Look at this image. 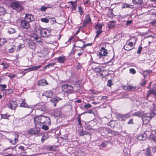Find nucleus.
<instances>
[{"label":"nucleus","mask_w":156,"mask_h":156,"mask_svg":"<svg viewBox=\"0 0 156 156\" xmlns=\"http://www.w3.org/2000/svg\"><path fill=\"white\" fill-rule=\"evenodd\" d=\"M96 65H99V64L97 63H94V65L93 66V68L94 72L99 73L101 71L100 66H97V67H95L96 66Z\"/></svg>","instance_id":"obj_25"},{"label":"nucleus","mask_w":156,"mask_h":156,"mask_svg":"<svg viewBox=\"0 0 156 156\" xmlns=\"http://www.w3.org/2000/svg\"><path fill=\"white\" fill-rule=\"evenodd\" d=\"M103 25V23L98 24L96 25L95 28L97 30L96 31V35L95 37V38H97L102 32V29Z\"/></svg>","instance_id":"obj_7"},{"label":"nucleus","mask_w":156,"mask_h":156,"mask_svg":"<svg viewBox=\"0 0 156 156\" xmlns=\"http://www.w3.org/2000/svg\"><path fill=\"white\" fill-rule=\"evenodd\" d=\"M54 115L56 117H59L61 115V112L59 111H57L55 112Z\"/></svg>","instance_id":"obj_46"},{"label":"nucleus","mask_w":156,"mask_h":156,"mask_svg":"<svg viewBox=\"0 0 156 156\" xmlns=\"http://www.w3.org/2000/svg\"><path fill=\"white\" fill-rule=\"evenodd\" d=\"M91 93L94 95H97L99 93L97 91L94 90H91Z\"/></svg>","instance_id":"obj_59"},{"label":"nucleus","mask_w":156,"mask_h":156,"mask_svg":"<svg viewBox=\"0 0 156 156\" xmlns=\"http://www.w3.org/2000/svg\"><path fill=\"white\" fill-rule=\"evenodd\" d=\"M11 6L14 9L18 12L21 11L23 9L22 3L18 1L12 2Z\"/></svg>","instance_id":"obj_4"},{"label":"nucleus","mask_w":156,"mask_h":156,"mask_svg":"<svg viewBox=\"0 0 156 156\" xmlns=\"http://www.w3.org/2000/svg\"><path fill=\"white\" fill-rule=\"evenodd\" d=\"M5 10L2 7H0V15H3L5 12Z\"/></svg>","instance_id":"obj_44"},{"label":"nucleus","mask_w":156,"mask_h":156,"mask_svg":"<svg viewBox=\"0 0 156 156\" xmlns=\"http://www.w3.org/2000/svg\"><path fill=\"white\" fill-rule=\"evenodd\" d=\"M48 8V7H46L44 6H42L41 8V11H44L47 9Z\"/></svg>","instance_id":"obj_54"},{"label":"nucleus","mask_w":156,"mask_h":156,"mask_svg":"<svg viewBox=\"0 0 156 156\" xmlns=\"http://www.w3.org/2000/svg\"><path fill=\"white\" fill-rule=\"evenodd\" d=\"M29 23L24 20H21L20 22V27L23 29H28L30 27Z\"/></svg>","instance_id":"obj_8"},{"label":"nucleus","mask_w":156,"mask_h":156,"mask_svg":"<svg viewBox=\"0 0 156 156\" xmlns=\"http://www.w3.org/2000/svg\"><path fill=\"white\" fill-rule=\"evenodd\" d=\"M77 0L74 1H70L68 2V3H70L71 5V9L72 11L73 12L76 10V6H77Z\"/></svg>","instance_id":"obj_18"},{"label":"nucleus","mask_w":156,"mask_h":156,"mask_svg":"<svg viewBox=\"0 0 156 156\" xmlns=\"http://www.w3.org/2000/svg\"><path fill=\"white\" fill-rule=\"evenodd\" d=\"M91 21V19L89 15H87L85 17V19L83 22V26H85L88 23Z\"/></svg>","instance_id":"obj_24"},{"label":"nucleus","mask_w":156,"mask_h":156,"mask_svg":"<svg viewBox=\"0 0 156 156\" xmlns=\"http://www.w3.org/2000/svg\"><path fill=\"white\" fill-rule=\"evenodd\" d=\"M132 2L133 4L140 5L143 3L142 0H132Z\"/></svg>","instance_id":"obj_31"},{"label":"nucleus","mask_w":156,"mask_h":156,"mask_svg":"<svg viewBox=\"0 0 156 156\" xmlns=\"http://www.w3.org/2000/svg\"><path fill=\"white\" fill-rule=\"evenodd\" d=\"M53 95V92L51 90H47L45 92L43 95L45 96L48 98H51Z\"/></svg>","instance_id":"obj_16"},{"label":"nucleus","mask_w":156,"mask_h":156,"mask_svg":"<svg viewBox=\"0 0 156 156\" xmlns=\"http://www.w3.org/2000/svg\"><path fill=\"white\" fill-rule=\"evenodd\" d=\"M41 67V65H38V66H34L29 67L28 69H24V71L26 73L30 72L34 70H37Z\"/></svg>","instance_id":"obj_13"},{"label":"nucleus","mask_w":156,"mask_h":156,"mask_svg":"<svg viewBox=\"0 0 156 156\" xmlns=\"http://www.w3.org/2000/svg\"><path fill=\"white\" fill-rule=\"evenodd\" d=\"M144 114L143 111L140 110L138 112H135L133 113V115L134 116L140 117L143 116Z\"/></svg>","instance_id":"obj_26"},{"label":"nucleus","mask_w":156,"mask_h":156,"mask_svg":"<svg viewBox=\"0 0 156 156\" xmlns=\"http://www.w3.org/2000/svg\"><path fill=\"white\" fill-rule=\"evenodd\" d=\"M48 84L47 81L44 79L41 80L38 82V85L41 86H45Z\"/></svg>","instance_id":"obj_22"},{"label":"nucleus","mask_w":156,"mask_h":156,"mask_svg":"<svg viewBox=\"0 0 156 156\" xmlns=\"http://www.w3.org/2000/svg\"><path fill=\"white\" fill-rule=\"evenodd\" d=\"M35 30L37 33H40L43 37H47L51 34V30L50 29H42L40 27L37 26L35 28Z\"/></svg>","instance_id":"obj_2"},{"label":"nucleus","mask_w":156,"mask_h":156,"mask_svg":"<svg viewBox=\"0 0 156 156\" xmlns=\"http://www.w3.org/2000/svg\"><path fill=\"white\" fill-rule=\"evenodd\" d=\"M48 126L49 125H43L42 126V128L44 130H48V129H49V128L48 127Z\"/></svg>","instance_id":"obj_49"},{"label":"nucleus","mask_w":156,"mask_h":156,"mask_svg":"<svg viewBox=\"0 0 156 156\" xmlns=\"http://www.w3.org/2000/svg\"><path fill=\"white\" fill-rule=\"evenodd\" d=\"M35 40H37L39 38V37L37 34L34 35V36H32Z\"/></svg>","instance_id":"obj_63"},{"label":"nucleus","mask_w":156,"mask_h":156,"mask_svg":"<svg viewBox=\"0 0 156 156\" xmlns=\"http://www.w3.org/2000/svg\"><path fill=\"white\" fill-rule=\"evenodd\" d=\"M37 109L43 112L46 109V108L44 104L41 103L37 106Z\"/></svg>","instance_id":"obj_17"},{"label":"nucleus","mask_w":156,"mask_h":156,"mask_svg":"<svg viewBox=\"0 0 156 156\" xmlns=\"http://www.w3.org/2000/svg\"><path fill=\"white\" fill-rule=\"evenodd\" d=\"M20 106L23 107H28L30 108H32V107L31 106H30L29 107L27 106V105L25 102V99H24L22 102L20 104Z\"/></svg>","instance_id":"obj_30"},{"label":"nucleus","mask_w":156,"mask_h":156,"mask_svg":"<svg viewBox=\"0 0 156 156\" xmlns=\"http://www.w3.org/2000/svg\"><path fill=\"white\" fill-rule=\"evenodd\" d=\"M152 72L150 70H146L145 71H144L143 72V75L144 76H145L148 74H150V73H151Z\"/></svg>","instance_id":"obj_40"},{"label":"nucleus","mask_w":156,"mask_h":156,"mask_svg":"<svg viewBox=\"0 0 156 156\" xmlns=\"http://www.w3.org/2000/svg\"><path fill=\"white\" fill-rule=\"evenodd\" d=\"M107 85L109 87H111L112 85V83L111 80H108V82Z\"/></svg>","instance_id":"obj_60"},{"label":"nucleus","mask_w":156,"mask_h":156,"mask_svg":"<svg viewBox=\"0 0 156 156\" xmlns=\"http://www.w3.org/2000/svg\"><path fill=\"white\" fill-rule=\"evenodd\" d=\"M58 61L60 63H64L65 62L66 60V57L62 55L59 56L58 58H56Z\"/></svg>","instance_id":"obj_19"},{"label":"nucleus","mask_w":156,"mask_h":156,"mask_svg":"<svg viewBox=\"0 0 156 156\" xmlns=\"http://www.w3.org/2000/svg\"><path fill=\"white\" fill-rule=\"evenodd\" d=\"M124 90H126L128 91H133L135 90L136 87L131 86L128 85V86H124L123 87Z\"/></svg>","instance_id":"obj_21"},{"label":"nucleus","mask_w":156,"mask_h":156,"mask_svg":"<svg viewBox=\"0 0 156 156\" xmlns=\"http://www.w3.org/2000/svg\"><path fill=\"white\" fill-rule=\"evenodd\" d=\"M34 121L36 126L37 125H41L43 124L50 125L51 123L50 119L49 117L42 115L35 117L34 118Z\"/></svg>","instance_id":"obj_1"},{"label":"nucleus","mask_w":156,"mask_h":156,"mask_svg":"<svg viewBox=\"0 0 156 156\" xmlns=\"http://www.w3.org/2000/svg\"><path fill=\"white\" fill-rule=\"evenodd\" d=\"M91 106L92 105L90 104H86L84 106V107L86 108H90Z\"/></svg>","instance_id":"obj_56"},{"label":"nucleus","mask_w":156,"mask_h":156,"mask_svg":"<svg viewBox=\"0 0 156 156\" xmlns=\"http://www.w3.org/2000/svg\"><path fill=\"white\" fill-rule=\"evenodd\" d=\"M147 137V135L145 133L140 134L137 136L136 138L139 140H145Z\"/></svg>","instance_id":"obj_23"},{"label":"nucleus","mask_w":156,"mask_h":156,"mask_svg":"<svg viewBox=\"0 0 156 156\" xmlns=\"http://www.w3.org/2000/svg\"><path fill=\"white\" fill-rule=\"evenodd\" d=\"M142 48L141 47H139L138 49V50L137 51L138 54H140L142 50Z\"/></svg>","instance_id":"obj_64"},{"label":"nucleus","mask_w":156,"mask_h":156,"mask_svg":"<svg viewBox=\"0 0 156 156\" xmlns=\"http://www.w3.org/2000/svg\"><path fill=\"white\" fill-rule=\"evenodd\" d=\"M130 6H131V5L129 4L126 3H124L123 4V5H122V8H129Z\"/></svg>","instance_id":"obj_48"},{"label":"nucleus","mask_w":156,"mask_h":156,"mask_svg":"<svg viewBox=\"0 0 156 156\" xmlns=\"http://www.w3.org/2000/svg\"><path fill=\"white\" fill-rule=\"evenodd\" d=\"M30 48L32 49H35V44L33 43H30L29 44Z\"/></svg>","instance_id":"obj_45"},{"label":"nucleus","mask_w":156,"mask_h":156,"mask_svg":"<svg viewBox=\"0 0 156 156\" xmlns=\"http://www.w3.org/2000/svg\"><path fill=\"white\" fill-rule=\"evenodd\" d=\"M120 114H119L117 115V118L119 119L121 121H125L126 119V118H125V117H121L120 116Z\"/></svg>","instance_id":"obj_47"},{"label":"nucleus","mask_w":156,"mask_h":156,"mask_svg":"<svg viewBox=\"0 0 156 156\" xmlns=\"http://www.w3.org/2000/svg\"><path fill=\"white\" fill-rule=\"evenodd\" d=\"M8 107L12 110H14L17 106V103L16 102L11 101L7 104Z\"/></svg>","instance_id":"obj_12"},{"label":"nucleus","mask_w":156,"mask_h":156,"mask_svg":"<svg viewBox=\"0 0 156 156\" xmlns=\"http://www.w3.org/2000/svg\"><path fill=\"white\" fill-rule=\"evenodd\" d=\"M156 114V105L154 106L152 113L147 114L143 118L142 120L143 124L144 125L147 124L152 117Z\"/></svg>","instance_id":"obj_3"},{"label":"nucleus","mask_w":156,"mask_h":156,"mask_svg":"<svg viewBox=\"0 0 156 156\" xmlns=\"http://www.w3.org/2000/svg\"><path fill=\"white\" fill-rule=\"evenodd\" d=\"M120 116H121V117H124L127 119L130 117L131 115L130 113H128L125 114H120Z\"/></svg>","instance_id":"obj_37"},{"label":"nucleus","mask_w":156,"mask_h":156,"mask_svg":"<svg viewBox=\"0 0 156 156\" xmlns=\"http://www.w3.org/2000/svg\"><path fill=\"white\" fill-rule=\"evenodd\" d=\"M55 64V63H49L48 65L46 66V67L47 68H49V67L50 66H53Z\"/></svg>","instance_id":"obj_58"},{"label":"nucleus","mask_w":156,"mask_h":156,"mask_svg":"<svg viewBox=\"0 0 156 156\" xmlns=\"http://www.w3.org/2000/svg\"><path fill=\"white\" fill-rule=\"evenodd\" d=\"M108 144L107 141H105L102 142L100 146L101 147H105L107 146Z\"/></svg>","instance_id":"obj_43"},{"label":"nucleus","mask_w":156,"mask_h":156,"mask_svg":"<svg viewBox=\"0 0 156 156\" xmlns=\"http://www.w3.org/2000/svg\"><path fill=\"white\" fill-rule=\"evenodd\" d=\"M40 131V129L36 127L33 128H31L28 130L27 133L29 135H36L39 134Z\"/></svg>","instance_id":"obj_6"},{"label":"nucleus","mask_w":156,"mask_h":156,"mask_svg":"<svg viewBox=\"0 0 156 156\" xmlns=\"http://www.w3.org/2000/svg\"><path fill=\"white\" fill-rule=\"evenodd\" d=\"M15 147H7L6 148L4 149L3 150V152L5 151H6V150H9V149H11L12 150H13V149H14V148Z\"/></svg>","instance_id":"obj_52"},{"label":"nucleus","mask_w":156,"mask_h":156,"mask_svg":"<svg viewBox=\"0 0 156 156\" xmlns=\"http://www.w3.org/2000/svg\"><path fill=\"white\" fill-rule=\"evenodd\" d=\"M0 87H1V90L2 91L6 90L5 88L7 87V86L5 84H0Z\"/></svg>","instance_id":"obj_39"},{"label":"nucleus","mask_w":156,"mask_h":156,"mask_svg":"<svg viewBox=\"0 0 156 156\" xmlns=\"http://www.w3.org/2000/svg\"><path fill=\"white\" fill-rule=\"evenodd\" d=\"M99 54L100 56H105L108 54L107 50L104 48H101L99 51Z\"/></svg>","instance_id":"obj_14"},{"label":"nucleus","mask_w":156,"mask_h":156,"mask_svg":"<svg viewBox=\"0 0 156 156\" xmlns=\"http://www.w3.org/2000/svg\"><path fill=\"white\" fill-rule=\"evenodd\" d=\"M14 90L12 89H10L8 90H6V93L7 94H10L13 92Z\"/></svg>","instance_id":"obj_41"},{"label":"nucleus","mask_w":156,"mask_h":156,"mask_svg":"<svg viewBox=\"0 0 156 156\" xmlns=\"http://www.w3.org/2000/svg\"><path fill=\"white\" fill-rule=\"evenodd\" d=\"M107 99V97L106 96H102L101 97V100L102 101H105Z\"/></svg>","instance_id":"obj_55"},{"label":"nucleus","mask_w":156,"mask_h":156,"mask_svg":"<svg viewBox=\"0 0 156 156\" xmlns=\"http://www.w3.org/2000/svg\"><path fill=\"white\" fill-rule=\"evenodd\" d=\"M149 93L150 94H154L155 96H156V88H155L153 89V90H149Z\"/></svg>","instance_id":"obj_42"},{"label":"nucleus","mask_w":156,"mask_h":156,"mask_svg":"<svg viewBox=\"0 0 156 156\" xmlns=\"http://www.w3.org/2000/svg\"><path fill=\"white\" fill-rule=\"evenodd\" d=\"M129 72L130 73L133 74H135L136 73V71L135 69L133 68H131L129 69Z\"/></svg>","instance_id":"obj_51"},{"label":"nucleus","mask_w":156,"mask_h":156,"mask_svg":"<svg viewBox=\"0 0 156 156\" xmlns=\"http://www.w3.org/2000/svg\"><path fill=\"white\" fill-rule=\"evenodd\" d=\"M24 20L29 23L35 20L33 16L30 14H26Z\"/></svg>","instance_id":"obj_11"},{"label":"nucleus","mask_w":156,"mask_h":156,"mask_svg":"<svg viewBox=\"0 0 156 156\" xmlns=\"http://www.w3.org/2000/svg\"><path fill=\"white\" fill-rule=\"evenodd\" d=\"M15 50V46H12V48L9 50V52L12 53L14 52Z\"/></svg>","instance_id":"obj_53"},{"label":"nucleus","mask_w":156,"mask_h":156,"mask_svg":"<svg viewBox=\"0 0 156 156\" xmlns=\"http://www.w3.org/2000/svg\"><path fill=\"white\" fill-rule=\"evenodd\" d=\"M111 133V134H112V135H116L117 134V133L115 131L112 130H109V131L108 132V133Z\"/></svg>","instance_id":"obj_50"},{"label":"nucleus","mask_w":156,"mask_h":156,"mask_svg":"<svg viewBox=\"0 0 156 156\" xmlns=\"http://www.w3.org/2000/svg\"><path fill=\"white\" fill-rule=\"evenodd\" d=\"M151 155L150 149L149 147L147 148L146 151V156H149Z\"/></svg>","instance_id":"obj_38"},{"label":"nucleus","mask_w":156,"mask_h":156,"mask_svg":"<svg viewBox=\"0 0 156 156\" xmlns=\"http://www.w3.org/2000/svg\"><path fill=\"white\" fill-rule=\"evenodd\" d=\"M84 42L81 40H77L76 43L75 45H74V47H78L81 48V50H83V47L85 48L86 45H84Z\"/></svg>","instance_id":"obj_9"},{"label":"nucleus","mask_w":156,"mask_h":156,"mask_svg":"<svg viewBox=\"0 0 156 156\" xmlns=\"http://www.w3.org/2000/svg\"><path fill=\"white\" fill-rule=\"evenodd\" d=\"M78 11L80 15L81 16L82 15L83 13V11L81 6L79 5L78 6Z\"/></svg>","instance_id":"obj_35"},{"label":"nucleus","mask_w":156,"mask_h":156,"mask_svg":"<svg viewBox=\"0 0 156 156\" xmlns=\"http://www.w3.org/2000/svg\"><path fill=\"white\" fill-rule=\"evenodd\" d=\"M109 130V129L106 128H100V130L101 133H102V132H104L105 133V134H107L108 133Z\"/></svg>","instance_id":"obj_32"},{"label":"nucleus","mask_w":156,"mask_h":156,"mask_svg":"<svg viewBox=\"0 0 156 156\" xmlns=\"http://www.w3.org/2000/svg\"><path fill=\"white\" fill-rule=\"evenodd\" d=\"M14 136H15V137L14 138V140H12V139H13V138L12 139H9L7 138L6 139L8 140L9 143L11 144L12 145H14L16 144L18 140V137H19V135L17 134H15L14 135Z\"/></svg>","instance_id":"obj_10"},{"label":"nucleus","mask_w":156,"mask_h":156,"mask_svg":"<svg viewBox=\"0 0 156 156\" xmlns=\"http://www.w3.org/2000/svg\"><path fill=\"white\" fill-rule=\"evenodd\" d=\"M61 88L63 91L66 92L67 94H70L74 92L73 88L71 85L65 84L62 85Z\"/></svg>","instance_id":"obj_5"},{"label":"nucleus","mask_w":156,"mask_h":156,"mask_svg":"<svg viewBox=\"0 0 156 156\" xmlns=\"http://www.w3.org/2000/svg\"><path fill=\"white\" fill-rule=\"evenodd\" d=\"M1 118L6 119H9V117H10L11 115H8L7 114H1Z\"/></svg>","instance_id":"obj_36"},{"label":"nucleus","mask_w":156,"mask_h":156,"mask_svg":"<svg viewBox=\"0 0 156 156\" xmlns=\"http://www.w3.org/2000/svg\"><path fill=\"white\" fill-rule=\"evenodd\" d=\"M61 100V98L58 97H56L53 98L51 101L54 103V106L55 107L56 106V103Z\"/></svg>","instance_id":"obj_27"},{"label":"nucleus","mask_w":156,"mask_h":156,"mask_svg":"<svg viewBox=\"0 0 156 156\" xmlns=\"http://www.w3.org/2000/svg\"><path fill=\"white\" fill-rule=\"evenodd\" d=\"M7 42V41L4 38H0V46L3 45Z\"/></svg>","instance_id":"obj_34"},{"label":"nucleus","mask_w":156,"mask_h":156,"mask_svg":"<svg viewBox=\"0 0 156 156\" xmlns=\"http://www.w3.org/2000/svg\"><path fill=\"white\" fill-rule=\"evenodd\" d=\"M150 138L151 139L154 141L155 143H156V137L155 136H150Z\"/></svg>","instance_id":"obj_57"},{"label":"nucleus","mask_w":156,"mask_h":156,"mask_svg":"<svg viewBox=\"0 0 156 156\" xmlns=\"http://www.w3.org/2000/svg\"><path fill=\"white\" fill-rule=\"evenodd\" d=\"M49 16H46L45 18H41L40 19V20L43 23H48L49 22V20L50 19Z\"/></svg>","instance_id":"obj_28"},{"label":"nucleus","mask_w":156,"mask_h":156,"mask_svg":"<svg viewBox=\"0 0 156 156\" xmlns=\"http://www.w3.org/2000/svg\"><path fill=\"white\" fill-rule=\"evenodd\" d=\"M151 23L153 26L156 27V20H153L151 22Z\"/></svg>","instance_id":"obj_62"},{"label":"nucleus","mask_w":156,"mask_h":156,"mask_svg":"<svg viewBox=\"0 0 156 156\" xmlns=\"http://www.w3.org/2000/svg\"><path fill=\"white\" fill-rule=\"evenodd\" d=\"M133 43L132 42H129L128 44H126L124 45V49L127 51H129L133 48Z\"/></svg>","instance_id":"obj_15"},{"label":"nucleus","mask_w":156,"mask_h":156,"mask_svg":"<svg viewBox=\"0 0 156 156\" xmlns=\"http://www.w3.org/2000/svg\"><path fill=\"white\" fill-rule=\"evenodd\" d=\"M8 33L10 34H12L16 32V29L13 27H10L8 28Z\"/></svg>","instance_id":"obj_29"},{"label":"nucleus","mask_w":156,"mask_h":156,"mask_svg":"<svg viewBox=\"0 0 156 156\" xmlns=\"http://www.w3.org/2000/svg\"><path fill=\"white\" fill-rule=\"evenodd\" d=\"M50 136L48 134H44L42 136L41 140L42 143H43L44 141L47 139Z\"/></svg>","instance_id":"obj_33"},{"label":"nucleus","mask_w":156,"mask_h":156,"mask_svg":"<svg viewBox=\"0 0 156 156\" xmlns=\"http://www.w3.org/2000/svg\"><path fill=\"white\" fill-rule=\"evenodd\" d=\"M82 68V65L79 64L78 63V64L76 66V68L78 69H80L81 68Z\"/></svg>","instance_id":"obj_61"},{"label":"nucleus","mask_w":156,"mask_h":156,"mask_svg":"<svg viewBox=\"0 0 156 156\" xmlns=\"http://www.w3.org/2000/svg\"><path fill=\"white\" fill-rule=\"evenodd\" d=\"M31 120V117H30L29 115L24 118L22 120V122L24 124H27L30 123Z\"/></svg>","instance_id":"obj_20"}]
</instances>
